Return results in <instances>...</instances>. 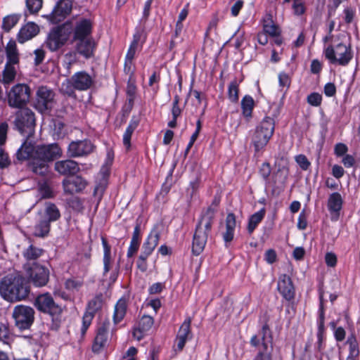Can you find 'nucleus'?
<instances>
[{"instance_id":"obj_2","label":"nucleus","mask_w":360,"mask_h":360,"mask_svg":"<svg viewBox=\"0 0 360 360\" xmlns=\"http://www.w3.org/2000/svg\"><path fill=\"white\" fill-rule=\"evenodd\" d=\"M218 204L219 200H215L212 204L214 207L207 209L196 226L192 244V252L195 255H199L205 247Z\"/></svg>"},{"instance_id":"obj_20","label":"nucleus","mask_w":360,"mask_h":360,"mask_svg":"<svg viewBox=\"0 0 360 360\" xmlns=\"http://www.w3.org/2000/svg\"><path fill=\"white\" fill-rule=\"evenodd\" d=\"M62 184L65 193L72 195L84 190L87 185V181L82 176H76L72 179H64Z\"/></svg>"},{"instance_id":"obj_45","label":"nucleus","mask_w":360,"mask_h":360,"mask_svg":"<svg viewBox=\"0 0 360 360\" xmlns=\"http://www.w3.org/2000/svg\"><path fill=\"white\" fill-rule=\"evenodd\" d=\"M103 305V296L102 295H98L95 296L93 299H91L87 305L86 310L96 314L97 311L101 309Z\"/></svg>"},{"instance_id":"obj_36","label":"nucleus","mask_w":360,"mask_h":360,"mask_svg":"<svg viewBox=\"0 0 360 360\" xmlns=\"http://www.w3.org/2000/svg\"><path fill=\"white\" fill-rule=\"evenodd\" d=\"M21 14L13 13L5 16L2 20L1 28L6 32H9L20 21Z\"/></svg>"},{"instance_id":"obj_57","label":"nucleus","mask_w":360,"mask_h":360,"mask_svg":"<svg viewBox=\"0 0 360 360\" xmlns=\"http://www.w3.org/2000/svg\"><path fill=\"white\" fill-rule=\"evenodd\" d=\"M8 125L6 122L0 124V146H2L6 141V135Z\"/></svg>"},{"instance_id":"obj_54","label":"nucleus","mask_w":360,"mask_h":360,"mask_svg":"<svg viewBox=\"0 0 360 360\" xmlns=\"http://www.w3.org/2000/svg\"><path fill=\"white\" fill-rule=\"evenodd\" d=\"M295 161L303 170H307L310 166V162L304 155L296 156Z\"/></svg>"},{"instance_id":"obj_1","label":"nucleus","mask_w":360,"mask_h":360,"mask_svg":"<svg viewBox=\"0 0 360 360\" xmlns=\"http://www.w3.org/2000/svg\"><path fill=\"white\" fill-rule=\"evenodd\" d=\"M24 281V277L19 272L8 274L0 281V295L4 300L10 302L25 299L28 296L29 290Z\"/></svg>"},{"instance_id":"obj_41","label":"nucleus","mask_w":360,"mask_h":360,"mask_svg":"<svg viewBox=\"0 0 360 360\" xmlns=\"http://www.w3.org/2000/svg\"><path fill=\"white\" fill-rule=\"evenodd\" d=\"M347 343L349 345V354L347 359L356 360L359 356V344L354 336L349 337Z\"/></svg>"},{"instance_id":"obj_15","label":"nucleus","mask_w":360,"mask_h":360,"mask_svg":"<svg viewBox=\"0 0 360 360\" xmlns=\"http://www.w3.org/2000/svg\"><path fill=\"white\" fill-rule=\"evenodd\" d=\"M110 325L109 321H103L98 325L91 347L94 353H100L107 345Z\"/></svg>"},{"instance_id":"obj_11","label":"nucleus","mask_w":360,"mask_h":360,"mask_svg":"<svg viewBox=\"0 0 360 360\" xmlns=\"http://www.w3.org/2000/svg\"><path fill=\"white\" fill-rule=\"evenodd\" d=\"M72 8L71 0H60L55 6L52 12L44 15L52 24L62 22L70 13Z\"/></svg>"},{"instance_id":"obj_17","label":"nucleus","mask_w":360,"mask_h":360,"mask_svg":"<svg viewBox=\"0 0 360 360\" xmlns=\"http://www.w3.org/2000/svg\"><path fill=\"white\" fill-rule=\"evenodd\" d=\"M71 86L79 91L89 89L93 84V78L85 71L75 73L69 79Z\"/></svg>"},{"instance_id":"obj_55","label":"nucleus","mask_w":360,"mask_h":360,"mask_svg":"<svg viewBox=\"0 0 360 360\" xmlns=\"http://www.w3.org/2000/svg\"><path fill=\"white\" fill-rule=\"evenodd\" d=\"M11 160L8 158V154L0 146V167L5 168L10 165Z\"/></svg>"},{"instance_id":"obj_25","label":"nucleus","mask_w":360,"mask_h":360,"mask_svg":"<svg viewBox=\"0 0 360 360\" xmlns=\"http://www.w3.org/2000/svg\"><path fill=\"white\" fill-rule=\"evenodd\" d=\"M92 24L88 19L82 18L77 22L74 28L73 39L91 38Z\"/></svg>"},{"instance_id":"obj_61","label":"nucleus","mask_w":360,"mask_h":360,"mask_svg":"<svg viewBox=\"0 0 360 360\" xmlns=\"http://www.w3.org/2000/svg\"><path fill=\"white\" fill-rule=\"evenodd\" d=\"M336 87L333 83H327L324 86V94L326 96L331 97L335 95Z\"/></svg>"},{"instance_id":"obj_22","label":"nucleus","mask_w":360,"mask_h":360,"mask_svg":"<svg viewBox=\"0 0 360 360\" xmlns=\"http://www.w3.org/2000/svg\"><path fill=\"white\" fill-rule=\"evenodd\" d=\"M37 217H41L50 224L58 221L61 215L58 207L53 202H46L43 210L37 212Z\"/></svg>"},{"instance_id":"obj_37","label":"nucleus","mask_w":360,"mask_h":360,"mask_svg":"<svg viewBox=\"0 0 360 360\" xmlns=\"http://www.w3.org/2000/svg\"><path fill=\"white\" fill-rule=\"evenodd\" d=\"M139 120L135 117H133L129 123L128 127L126 129L125 132L123 134V144L126 147L127 149H129L131 146V137L134 131V130L139 126Z\"/></svg>"},{"instance_id":"obj_63","label":"nucleus","mask_w":360,"mask_h":360,"mask_svg":"<svg viewBox=\"0 0 360 360\" xmlns=\"http://www.w3.org/2000/svg\"><path fill=\"white\" fill-rule=\"evenodd\" d=\"M264 259L269 264H273L276 260V252L272 249L266 250L264 254Z\"/></svg>"},{"instance_id":"obj_32","label":"nucleus","mask_w":360,"mask_h":360,"mask_svg":"<svg viewBox=\"0 0 360 360\" xmlns=\"http://www.w3.org/2000/svg\"><path fill=\"white\" fill-rule=\"evenodd\" d=\"M102 245L103 247V275H106L112 266V259L111 258V248L108 245L106 239L102 238Z\"/></svg>"},{"instance_id":"obj_14","label":"nucleus","mask_w":360,"mask_h":360,"mask_svg":"<svg viewBox=\"0 0 360 360\" xmlns=\"http://www.w3.org/2000/svg\"><path fill=\"white\" fill-rule=\"evenodd\" d=\"M54 96V93L46 86L39 87L36 94V108L41 112L52 108Z\"/></svg>"},{"instance_id":"obj_42","label":"nucleus","mask_w":360,"mask_h":360,"mask_svg":"<svg viewBox=\"0 0 360 360\" xmlns=\"http://www.w3.org/2000/svg\"><path fill=\"white\" fill-rule=\"evenodd\" d=\"M241 107L243 115L250 118L254 107V100L250 96H245L241 101Z\"/></svg>"},{"instance_id":"obj_8","label":"nucleus","mask_w":360,"mask_h":360,"mask_svg":"<svg viewBox=\"0 0 360 360\" xmlns=\"http://www.w3.org/2000/svg\"><path fill=\"white\" fill-rule=\"evenodd\" d=\"M31 89L25 84H17L7 93V102L9 107L20 109L25 108L30 102Z\"/></svg>"},{"instance_id":"obj_4","label":"nucleus","mask_w":360,"mask_h":360,"mask_svg":"<svg viewBox=\"0 0 360 360\" xmlns=\"http://www.w3.org/2000/svg\"><path fill=\"white\" fill-rule=\"evenodd\" d=\"M274 120L270 117H265L256 127L252 136V143L255 151H259L267 145L274 133Z\"/></svg>"},{"instance_id":"obj_59","label":"nucleus","mask_w":360,"mask_h":360,"mask_svg":"<svg viewBox=\"0 0 360 360\" xmlns=\"http://www.w3.org/2000/svg\"><path fill=\"white\" fill-rule=\"evenodd\" d=\"M9 338L8 328L3 323H0V340L4 342H7Z\"/></svg>"},{"instance_id":"obj_47","label":"nucleus","mask_w":360,"mask_h":360,"mask_svg":"<svg viewBox=\"0 0 360 360\" xmlns=\"http://www.w3.org/2000/svg\"><path fill=\"white\" fill-rule=\"evenodd\" d=\"M228 94L231 102L236 103L238 101V84L236 80H233L229 84Z\"/></svg>"},{"instance_id":"obj_49","label":"nucleus","mask_w":360,"mask_h":360,"mask_svg":"<svg viewBox=\"0 0 360 360\" xmlns=\"http://www.w3.org/2000/svg\"><path fill=\"white\" fill-rule=\"evenodd\" d=\"M42 4L43 0H26V6L31 14L38 13Z\"/></svg>"},{"instance_id":"obj_64","label":"nucleus","mask_w":360,"mask_h":360,"mask_svg":"<svg viewBox=\"0 0 360 360\" xmlns=\"http://www.w3.org/2000/svg\"><path fill=\"white\" fill-rule=\"evenodd\" d=\"M147 257L140 255L137 260V266L143 272L146 271L148 268L146 259Z\"/></svg>"},{"instance_id":"obj_19","label":"nucleus","mask_w":360,"mask_h":360,"mask_svg":"<svg viewBox=\"0 0 360 360\" xmlns=\"http://www.w3.org/2000/svg\"><path fill=\"white\" fill-rule=\"evenodd\" d=\"M54 169L63 176H73L79 171L78 163L70 159L56 161Z\"/></svg>"},{"instance_id":"obj_10","label":"nucleus","mask_w":360,"mask_h":360,"mask_svg":"<svg viewBox=\"0 0 360 360\" xmlns=\"http://www.w3.org/2000/svg\"><path fill=\"white\" fill-rule=\"evenodd\" d=\"M13 317L15 320V326L20 330L28 329L34 322V311L29 306L17 305L13 309Z\"/></svg>"},{"instance_id":"obj_33","label":"nucleus","mask_w":360,"mask_h":360,"mask_svg":"<svg viewBox=\"0 0 360 360\" xmlns=\"http://www.w3.org/2000/svg\"><path fill=\"white\" fill-rule=\"evenodd\" d=\"M127 309V302L125 298H120L115 306L113 321L114 323H120L124 317Z\"/></svg>"},{"instance_id":"obj_3","label":"nucleus","mask_w":360,"mask_h":360,"mask_svg":"<svg viewBox=\"0 0 360 360\" xmlns=\"http://www.w3.org/2000/svg\"><path fill=\"white\" fill-rule=\"evenodd\" d=\"M61 154V149L56 143L36 146L32 171L41 176L46 175L49 168L47 162L60 157Z\"/></svg>"},{"instance_id":"obj_18","label":"nucleus","mask_w":360,"mask_h":360,"mask_svg":"<svg viewBox=\"0 0 360 360\" xmlns=\"http://www.w3.org/2000/svg\"><path fill=\"white\" fill-rule=\"evenodd\" d=\"M68 37L61 29L56 28L52 30L46 39L47 47L55 51L63 46L67 41Z\"/></svg>"},{"instance_id":"obj_13","label":"nucleus","mask_w":360,"mask_h":360,"mask_svg":"<svg viewBox=\"0 0 360 360\" xmlns=\"http://www.w3.org/2000/svg\"><path fill=\"white\" fill-rule=\"evenodd\" d=\"M96 146L87 139L72 141L68 148V155L70 158L86 156L95 150Z\"/></svg>"},{"instance_id":"obj_7","label":"nucleus","mask_w":360,"mask_h":360,"mask_svg":"<svg viewBox=\"0 0 360 360\" xmlns=\"http://www.w3.org/2000/svg\"><path fill=\"white\" fill-rule=\"evenodd\" d=\"M27 281L37 288L46 286L50 277V271L39 263H26L23 266Z\"/></svg>"},{"instance_id":"obj_12","label":"nucleus","mask_w":360,"mask_h":360,"mask_svg":"<svg viewBox=\"0 0 360 360\" xmlns=\"http://www.w3.org/2000/svg\"><path fill=\"white\" fill-rule=\"evenodd\" d=\"M75 43V52H70L65 54V57L75 56L76 53L79 54L88 59L94 56L96 49V43L92 38L72 39Z\"/></svg>"},{"instance_id":"obj_53","label":"nucleus","mask_w":360,"mask_h":360,"mask_svg":"<svg viewBox=\"0 0 360 360\" xmlns=\"http://www.w3.org/2000/svg\"><path fill=\"white\" fill-rule=\"evenodd\" d=\"M180 101V97L179 95H175L174 97L173 105L172 108V117H178L181 113V110L179 108V103Z\"/></svg>"},{"instance_id":"obj_23","label":"nucleus","mask_w":360,"mask_h":360,"mask_svg":"<svg viewBox=\"0 0 360 360\" xmlns=\"http://www.w3.org/2000/svg\"><path fill=\"white\" fill-rule=\"evenodd\" d=\"M269 332V328L267 325L263 326V337H262V348H259V352L255 356L254 360H271V350L272 347L270 345V349H269V344H271V336L266 337Z\"/></svg>"},{"instance_id":"obj_31","label":"nucleus","mask_w":360,"mask_h":360,"mask_svg":"<svg viewBox=\"0 0 360 360\" xmlns=\"http://www.w3.org/2000/svg\"><path fill=\"white\" fill-rule=\"evenodd\" d=\"M236 224L235 215L233 213L228 214L226 219V231L223 233V238L226 243L233 240Z\"/></svg>"},{"instance_id":"obj_35","label":"nucleus","mask_w":360,"mask_h":360,"mask_svg":"<svg viewBox=\"0 0 360 360\" xmlns=\"http://www.w3.org/2000/svg\"><path fill=\"white\" fill-rule=\"evenodd\" d=\"M263 30L271 37L281 34L280 27L274 22L272 15L270 14L266 15L264 19Z\"/></svg>"},{"instance_id":"obj_44","label":"nucleus","mask_w":360,"mask_h":360,"mask_svg":"<svg viewBox=\"0 0 360 360\" xmlns=\"http://www.w3.org/2000/svg\"><path fill=\"white\" fill-rule=\"evenodd\" d=\"M126 93L129 104L130 106H132L134 105V101L136 98V86L135 82L131 79H129L127 82Z\"/></svg>"},{"instance_id":"obj_27","label":"nucleus","mask_w":360,"mask_h":360,"mask_svg":"<svg viewBox=\"0 0 360 360\" xmlns=\"http://www.w3.org/2000/svg\"><path fill=\"white\" fill-rule=\"evenodd\" d=\"M39 32V26L34 22H28L21 27L18 34V41L22 44L34 37Z\"/></svg>"},{"instance_id":"obj_38","label":"nucleus","mask_w":360,"mask_h":360,"mask_svg":"<svg viewBox=\"0 0 360 360\" xmlns=\"http://www.w3.org/2000/svg\"><path fill=\"white\" fill-rule=\"evenodd\" d=\"M342 205V198L339 193L330 195L328 200V207L331 212H338Z\"/></svg>"},{"instance_id":"obj_29","label":"nucleus","mask_w":360,"mask_h":360,"mask_svg":"<svg viewBox=\"0 0 360 360\" xmlns=\"http://www.w3.org/2000/svg\"><path fill=\"white\" fill-rule=\"evenodd\" d=\"M6 55V63L17 65L20 60V53L17 48L16 42L10 40L5 48Z\"/></svg>"},{"instance_id":"obj_24","label":"nucleus","mask_w":360,"mask_h":360,"mask_svg":"<svg viewBox=\"0 0 360 360\" xmlns=\"http://www.w3.org/2000/svg\"><path fill=\"white\" fill-rule=\"evenodd\" d=\"M154 323L153 318L148 315H143L139 320L138 325L133 330V336L137 340H141L146 333L152 328Z\"/></svg>"},{"instance_id":"obj_30","label":"nucleus","mask_w":360,"mask_h":360,"mask_svg":"<svg viewBox=\"0 0 360 360\" xmlns=\"http://www.w3.org/2000/svg\"><path fill=\"white\" fill-rule=\"evenodd\" d=\"M34 150L35 146H32L31 143H29L27 140H26L21 146V147L18 150L16 153L17 158L19 160L32 159V162L31 167H32V164L34 163Z\"/></svg>"},{"instance_id":"obj_48","label":"nucleus","mask_w":360,"mask_h":360,"mask_svg":"<svg viewBox=\"0 0 360 360\" xmlns=\"http://www.w3.org/2000/svg\"><path fill=\"white\" fill-rule=\"evenodd\" d=\"M95 314L86 310L82 318V326L81 328L82 335H85L88 328L91 325Z\"/></svg>"},{"instance_id":"obj_58","label":"nucleus","mask_w":360,"mask_h":360,"mask_svg":"<svg viewBox=\"0 0 360 360\" xmlns=\"http://www.w3.org/2000/svg\"><path fill=\"white\" fill-rule=\"evenodd\" d=\"M34 64L39 65L42 63L45 57V51L41 49H37L34 51Z\"/></svg>"},{"instance_id":"obj_39","label":"nucleus","mask_w":360,"mask_h":360,"mask_svg":"<svg viewBox=\"0 0 360 360\" xmlns=\"http://www.w3.org/2000/svg\"><path fill=\"white\" fill-rule=\"evenodd\" d=\"M265 215V210L262 209L259 211L253 214L249 219L248 230L250 233H252L255 229L257 226L262 221Z\"/></svg>"},{"instance_id":"obj_46","label":"nucleus","mask_w":360,"mask_h":360,"mask_svg":"<svg viewBox=\"0 0 360 360\" xmlns=\"http://www.w3.org/2000/svg\"><path fill=\"white\" fill-rule=\"evenodd\" d=\"M39 194L41 198L49 199L55 197V193L51 187L46 183L41 184L39 186Z\"/></svg>"},{"instance_id":"obj_6","label":"nucleus","mask_w":360,"mask_h":360,"mask_svg":"<svg viewBox=\"0 0 360 360\" xmlns=\"http://www.w3.org/2000/svg\"><path fill=\"white\" fill-rule=\"evenodd\" d=\"M326 58L332 64L346 66L353 58L350 45L339 43L335 46L329 45L323 51Z\"/></svg>"},{"instance_id":"obj_21","label":"nucleus","mask_w":360,"mask_h":360,"mask_svg":"<svg viewBox=\"0 0 360 360\" xmlns=\"http://www.w3.org/2000/svg\"><path fill=\"white\" fill-rule=\"evenodd\" d=\"M277 288L286 300L290 301L294 299L295 288L291 278L286 274H283L279 277Z\"/></svg>"},{"instance_id":"obj_62","label":"nucleus","mask_w":360,"mask_h":360,"mask_svg":"<svg viewBox=\"0 0 360 360\" xmlns=\"http://www.w3.org/2000/svg\"><path fill=\"white\" fill-rule=\"evenodd\" d=\"M140 242L131 240L130 242L129 247L128 248L127 251V257H132L138 250L139 248Z\"/></svg>"},{"instance_id":"obj_40","label":"nucleus","mask_w":360,"mask_h":360,"mask_svg":"<svg viewBox=\"0 0 360 360\" xmlns=\"http://www.w3.org/2000/svg\"><path fill=\"white\" fill-rule=\"evenodd\" d=\"M44 252V250L41 248L30 245L27 249H25L22 253L23 257L27 260H35L39 258Z\"/></svg>"},{"instance_id":"obj_34","label":"nucleus","mask_w":360,"mask_h":360,"mask_svg":"<svg viewBox=\"0 0 360 360\" xmlns=\"http://www.w3.org/2000/svg\"><path fill=\"white\" fill-rule=\"evenodd\" d=\"M141 34L140 32H136L134 34L133 37V41H131L129 48L127 51L126 57H125V66L130 65L132 63V60L135 56L136 52L138 49V44L141 39Z\"/></svg>"},{"instance_id":"obj_28","label":"nucleus","mask_w":360,"mask_h":360,"mask_svg":"<svg viewBox=\"0 0 360 360\" xmlns=\"http://www.w3.org/2000/svg\"><path fill=\"white\" fill-rule=\"evenodd\" d=\"M51 224L42 219L41 217L36 216V222L33 227L32 234L35 237L46 238L49 234Z\"/></svg>"},{"instance_id":"obj_60","label":"nucleus","mask_w":360,"mask_h":360,"mask_svg":"<svg viewBox=\"0 0 360 360\" xmlns=\"http://www.w3.org/2000/svg\"><path fill=\"white\" fill-rule=\"evenodd\" d=\"M325 261L328 266L334 267L337 264V257L333 252H328L325 256Z\"/></svg>"},{"instance_id":"obj_9","label":"nucleus","mask_w":360,"mask_h":360,"mask_svg":"<svg viewBox=\"0 0 360 360\" xmlns=\"http://www.w3.org/2000/svg\"><path fill=\"white\" fill-rule=\"evenodd\" d=\"M15 124L21 134H27L30 136L35 125L34 112L26 107L19 109L15 113Z\"/></svg>"},{"instance_id":"obj_5","label":"nucleus","mask_w":360,"mask_h":360,"mask_svg":"<svg viewBox=\"0 0 360 360\" xmlns=\"http://www.w3.org/2000/svg\"><path fill=\"white\" fill-rule=\"evenodd\" d=\"M35 307L41 312L48 314L56 325L58 326L61 320L63 307L56 303L49 292L39 295L34 302Z\"/></svg>"},{"instance_id":"obj_26","label":"nucleus","mask_w":360,"mask_h":360,"mask_svg":"<svg viewBox=\"0 0 360 360\" xmlns=\"http://www.w3.org/2000/svg\"><path fill=\"white\" fill-rule=\"evenodd\" d=\"M160 240V233L157 230H152L149 233L146 240L142 246V252L140 255L148 257L156 246L158 245Z\"/></svg>"},{"instance_id":"obj_56","label":"nucleus","mask_w":360,"mask_h":360,"mask_svg":"<svg viewBox=\"0 0 360 360\" xmlns=\"http://www.w3.org/2000/svg\"><path fill=\"white\" fill-rule=\"evenodd\" d=\"M292 8L295 15H302L306 11V7L304 2L292 3Z\"/></svg>"},{"instance_id":"obj_43","label":"nucleus","mask_w":360,"mask_h":360,"mask_svg":"<svg viewBox=\"0 0 360 360\" xmlns=\"http://www.w3.org/2000/svg\"><path fill=\"white\" fill-rule=\"evenodd\" d=\"M15 64L6 63L3 72V81L4 83H11L15 77L16 71L14 67Z\"/></svg>"},{"instance_id":"obj_50","label":"nucleus","mask_w":360,"mask_h":360,"mask_svg":"<svg viewBox=\"0 0 360 360\" xmlns=\"http://www.w3.org/2000/svg\"><path fill=\"white\" fill-rule=\"evenodd\" d=\"M219 17L217 14H214L210 22H209V25L207 26V30L205 32V37H208L210 34L212 33L217 34V25L219 22Z\"/></svg>"},{"instance_id":"obj_16","label":"nucleus","mask_w":360,"mask_h":360,"mask_svg":"<svg viewBox=\"0 0 360 360\" xmlns=\"http://www.w3.org/2000/svg\"><path fill=\"white\" fill-rule=\"evenodd\" d=\"M191 324V319L188 317L180 326L173 346L176 352H181L187 340L192 338Z\"/></svg>"},{"instance_id":"obj_52","label":"nucleus","mask_w":360,"mask_h":360,"mask_svg":"<svg viewBox=\"0 0 360 360\" xmlns=\"http://www.w3.org/2000/svg\"><path fill=\"white\" fill-rule=\"evenodd\" d=\"M65 288L68 290H79L83 285V281L81 280L68 278L65 282Z\"/></svg>"},{"instance_id":"obj_51","label":"nucleus","mask_w":360,"mask_h":360,"mask_svg":"<svg viewBox=\"0 0 360 360\" xmlns=\"http://www.w3.org/2000/svg\"><path fill=\"white\" fill-rule=\"evenodd\" d=\"M307 101L311 106H320L322 102V96L317 92H313L307 96Z\"/></svg>"}]
</instances>
